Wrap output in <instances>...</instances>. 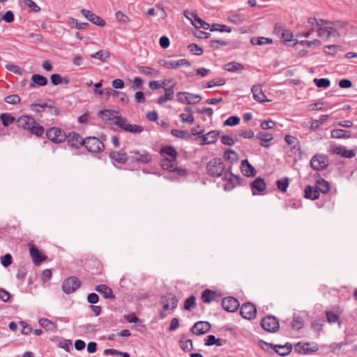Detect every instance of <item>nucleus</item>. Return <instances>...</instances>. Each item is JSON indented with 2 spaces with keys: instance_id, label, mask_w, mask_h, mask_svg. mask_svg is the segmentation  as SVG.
<instances>
[{
  "instance_id": "f257e3e1",
  "label": "nucleus",
  "mask_w": 357,
  "mask_h": 357,
  "mask_svg": "<svg viewBox=\"0 0 357 357\" xmlns=\"http://www.w3.org/2000/svg\"><path fill=\"white\" fill-rule=\"evenodd\" d=\"M225 170V165L220 158L211 159L206 165V172L211 177H220Z\"/></svg>"
},
{
  "instance_id": "338daca9",
  "label": "nucleus",
  "mask_w": 357,
  "mask_h": 357,
  "mask_svg": "<svg viewBox=\"0 0 357 357\" xmlns=\"http://www.w3.org/2000/svg\"><path fill=\"white\" fill-rule=\"evenodd\" d=\"M326 317L327 321L330 324H334L339 321V316L332 311H326Z\"/></svg>"
},
{
  "instance_id": "c9c22d12",
  "label": "nucleus",
  "mask_w": 357,
  "mask_h": 357,
  "mask_svg": "<svg viewBox=\"0 0 357 357\" xmlns=\"http://www.w3.org/2000/svg\"><path fill=\"white\" fill-rule=\"evenodd\" d=\"M51 83L54 86L59 84H68L70 83V79L68 76L62 77L60 74L54 73L50 76Z\"/></svg>"
},
{
  "instance_id": "6e6d98bb",
  "label": "nucleus",
  "mask_w": 357,
  "mask_h": 357,
  "mask_svg": "<svg viewBox=\"0 0 357 357\" xmlns=\"http://www.w3.org/2000/svg\"><path fill=\"white\" fill-rule=\"evenodd\" d=\"M125 319L128 323H135L138 326H142L144 328H146V326L142 324V321L140 319H139L135 313H131L130 314L126 315Z\"/></svg>"
},
{
  "instance_id": "f8f14e48",
  "label": "nucleus",
  "mask_w": 357,
  "mask_h": 357,
  "mask_svg": "<svg viewBox=\"0 0 357 357\" xmlns=\"http://www.w3.org/2000/svg\"><path fill=\"white\" fill-rule=\"evenodd\" d=\"M240 314L243 319L252 320L256 317L257 307L250 302L245 303L241 307Z\"/></svg>"
},
{
  "instance_id": "0e129e2a",
  "label": "nucleus",
  "mask_w": 357,
  "mask_h": 357,
  "mask_svg": "<svg viewBox=\"0 0 357 357\" xmlns=\"http://www.w3.org/2000/svg\"><path fill=\"white\" fill-rule=\"evenodd\" d=\"M13 262V257L10 254L7 253L1 257V263L4 268H8Z\"/></svg>"
},
{
  "instance_id": "a18cd8bd",
  "label": "nucleus",
  "mask_w": 357,
  "mask_h": 357,
  "mask_svg": "<svg viewBox=\"0 0 357 357\" xmlns=\"http://www.w3.org/2000/svg\"><path fill=\"white\" fill-rule=\"evenodd\" d=\"M179 344L182 350L185 352H189L193 349L192 341L190 339L185 340V335L182 336Z\"/></svg>"
},
{
  "instance_id": "864d4df0",
  "label": "nucleus",
  "mask_w": 357,
  "mask_h": 357,
  "mask_svg": "<svg viewBox=\"0 0 357 357\" xmlns=\"http://www.w3.org/2000/svg\"><path fill=\"white\" fill-rule=\"evenodd\" d=\"M137 68L140 73L146 75H153L157 76L160 73L159 70L149 66H137Z\"/></svg>"
},
{
  "instance_id": "09e8293b",
  "label": "nucleus",
  "mask_w": 357,
  "mask_h": 357,
  "mask_svg": "<svg viewBox=\"0 0 357 357\" xmlns=\"http://www.w3.org/2000/svg\"><path fill=\"white\" fill-rule=\"evenodd\" d=\"M171 134L178 138L188 140L190 139V135L186 130H181L178 129H172Z\"/></svg>"
},
{
  "instance_id": "a19ab883",
  "label": "nucleus",
  "mask_w": 357,
  "mask_h": 357,
  "mask_svg": "<svg viewBox=\"0 0 357 357\" xmlns=\"http://www.w3.org/2000/svg\"><path fill=\"white\" fill-rule=\"evenodd\" d=\"M28 131L31 135H36L37 137H40L44 134L45 128L43 126H40L35 121V123L32 124Z\"/></svg>"
},
{
  "instance_id": "7c9ffc66",
  "label": "nucleus",
  "mask_w": 357,
  "mask_h": 357,
  "mask_svg": "<svg viewBox=\"0 0 357 357\" xmlns=\"http://www.w3.org/2000/svg\"><path fill=\"white\" fill-rule=\"evenodd\" d=\"M162 168L164 170H167L170 172H174L177 175L180 176H187L188 175V172L186 169L178 167L176 166V162L172 163V165H162Z\"/></svg>"
},
{
  "instance_id": "1a4fd4ad",
  "label": "nucleus",
  "mask_w": 357,
  "mask_h": 357,
  "mask_svg": "<svg viewBox=\"0 0 357 357\" xmlns=\"http://www.w3.org/2000/svg\"><path fill=\"white\" fill-rule=\"evenodd\" d=\"M129 161L130 162H137L141 165H146L152 160V155L147 152L143 153L137 151H132L129 152Z\"/></svg>"
},
{
  "instance_id": "13d9d810",
  "label": "nucleus",
  "mask_w": 357,
  "mask_h": 357,
  "mask_svg": "<svg viewBox=\"0 0 357 357\" xmlns=\"http://www.w3.org/2000/svg\"><path fill=\"white\" fill-rule=\"evenodd\" d=\"M30 108L37 113H45L47 108V103L38 104L33 103L30 105Z\"/></svg>"
},
{
  "instance_id": "8fccbe9b",
  "label": "nucleus",
  "mask_w": 357,
  "mask_h": 357,
  "mask_svg": "<svg viewBox=\"0 0 357 357\" xmlns=\"http://www.w3.org/2000/svg\"><path fill=\"white\" fill-rule=\"evenodd\" d=\"M313 82L318 88L327 89L331 85V81L328 78H314Z\"/></svg>"
},
{
  "instance_id": "de8ad7c7",
  "label": "nucleus",
  "mask_w": 357,
  "mask_h": 357,
  "mask_svg": "<svg viewBox=\"0 0 357 357\" xmlns=\"http://www.w3.org/2000/svg\"><path fill=\"white\" fill-rule=\"evenodd\" d=\"M190 66L191 63L185 59H181L178 61H171L170 63V68L172 69H176L181 66L190 67Z\"/></svg>"
},
{
  "instance_id": "393cba45",
  "label": "nucleus",
  "mask_w": 357,
  "mask_h": 357,
  "mask_svg": "<svg viewBox=\"0 0 357 357\" xmlns=\"http://www.w3.org/2000/svg\"><path fill=\"white\" fill-rule=\"evenodd\" d=\"M241 171L243 175L246 177H254L257 173L256 169L249 162L248 159L241 161Z\"/></svg>"
},
{
  "instance_id": "423d86ee",
  "label": "nucleus",
  "mask_w": 357,
  "mask_h": 357,
  "mask_svg": "<svg viewBox=\"0 0 357 357\" xmlns=\"http://www.w3.org/2000/svg\"><path fill=\"white\" fill-rule=\"evenodd\" d=\"M45 135L47 138L54 144H60L66 139V132L57 127L48 128L46 130Z\"/></svg>"
},
{
  "instance_id": "f03ea898",
  "label": "nucleus",
  "mask_w": 357,
  "mask_h": 357,
  "mask_svg": "<svg viewBox=\"0 0 357 357\" xmlns=\"http://www.w3.org/2000/svg\"><path fill=\"white\" fill-rule=\"evenodd\" d=\"M259 346L266 351H268L269 349H273L275 352L282 356H287L290 354V342H286L284 345H280L273 344L266 342L263 340H259Z\"/></svg>"
},
{
  "instance_id": "39448f33",
  "label": "nucleus",
  "mask_w": 357,
  "mask_h": 357,
  "mask_svg": "<svg viewBox=\"0 0 357 357\" xmlns=\"http://www.w3.org/2000/svg\"><path fill=\"white\" fill-rule=\"evenodd\" d=\"M114 123L118 126L121 130L133 134H139L144 131L142 126L129 123H128V120L123 117H117L116 121H114Z\"/></svg>"
},
{
  "instance_id": "3c124183",
  "label": "nucleus",
  "mask_w": 357,
  "mask_h": 357,
  "mask_svg": "<svg viewBox=\"0 0 357 357\" xmlns=\"http://www.w3.org/2000/svg\"><path fill=\"white\" fill-rule=\"evenodd\" d=\"M210 31L230 33L231 31V29L225 24L214 23L211 25Z\"/></svg>"
},
{
  "instance_id": "603ef678",
  "label": "nucleus",
  "mask_w": 357,
  "mask_h": 357,
  "mask_svg": "<svg viewBox=\"0 0 357 357\" xmlns=\"http://www.w3.org/2000/svg\"><path fill=\"white\" fill-rule=\"evenodd\" d=\"M289 185V180L288 177H284L281 179H279L276 181V185L279 190L282 192L287 191Z\"/></svg>"
},
{
  "instance_id": "69168bd1",
  "label": "nucleus",
  "mask_w": 357,
  "mask_h": 357,
  "mask_svg": "<svg viewBox=\"0 0 357 357\" xmlns=\"http://www.w3.org/2000/svg\"><path fill=\"white\" fill-rule=\"evenodd\" d=\"M24 4L29 8L30 12L38 13L40 8L32 0H24Z\"/></svg>"
},
{
  "instance_id": "5fc2aeb1",
  "label": "nucleus",
  "mask_w": 357,
  "mask_h": 357,
  "mask_svg": "<svg viewBox=\"0 0 357 357\" xmlns=\"http://www.w3.org/2000/svg\"><path fill=\"white\" fill-rule=\"evenodd\" d=\"M225 82L226 81L224 78L218 77L208 82L205 85L203 86V88H212L213 86H222L225 84Z\"/></svg>"
},
{
  "instance_id": "e2e57ef3",
  "label": "nucleus",
  "mask_w": 357,
  "mask_h": 357,
  "mask_svg": "<svg viewBox=\"0 0 357 357\" xmlns=\"http://www.w3.org/2000/svg\"><path fill=\"white\" fill-rule=\"evenodd\" d=\"M347 342L342 341L340 342H333L330 344L328 347L331 349V352H335L340 350L344 346L347 345Z\"/></svg>"
},
{
  "instance_id": "4c0bfd02",
  "label": "nucleus",
  "mask_w": 357,
  "mask_h": 357,
  "mask_svg": "<svg viewBox=\"0 0 357 357\" xmlns=\"http://www.w3.org/2000/svg\"><path fill=\"white\" fill-rule=\"evenodd\" d=\"M225 160L229 162L231 164H234L238 162V153L231 149H227L223 155Z\"/></svg>"
},
{
  "instance_id": "cd10ccee",
  "label": "nucleus",
  "mask_w": 357,
  "mask_h": 357,
  "mask_svg": "<svg viewBox=\"0 0 357 357\" xmlns=\"http://www.w3.org/2000/svg\"><path fill=\"white\" fill-rule=\"evenodd\" d=\"M95 290L102 294L105 299L113 300L115 298L112 289L106 284H98L96 286Z\"/></svg>"
},
{
  "instance_id": "473e14b6",
  "label": "nucleus",
  "mask_w": 357,
  "mask_h": 357,
  "mask_svg": "<svg viewBox=\"0 0 357 357\" xmlns=\"http://www.w3.org/2000/svg\"><path fill=\"white\" fill-rule=\"evenodd\" d=\"M223 69L230 73H239L243 71L245 68L241 63L231 61L223 66Z\"/></svg>"
},
{
  "instance_id": "dca6fc26",
  "label": "nucleus",
  "mask_w": 357,
  "mask_h": 357,
  "mask_svg": "<svg viewBox=\"0 0 357 357\" xmlns=\"http://www.w3.org/2000/svg\"><path fill=\"white\" fill-rule=\"evenodd\" d=\"M211 328V325L208 321H197L190 328V331L196 335H202L208 333Z\"/></svg>"
},
{
  "instance_id": "7ed1b4c3",
  "label": "nucleus",
  "mask_w": 357,
  "mask_h": 357,
  "mask_svg": "<svg viewBox=\"0 0 357 357\" xmlns=\"http://www.w3.org/2000/svg\"><path fill=\"white\" fill-rule=\"evenodd\" d=\"M159 153L162 157L164 158L160 162V166L162 165H172V163L176 162V158L178 156V152L176 149L172 145H166L162 146Z\"/></svg>"
},
{
  "instance_id": "774afa93",
  "label": "nucleus",
  "mask_w": 357,
  "mask_h": 357,
  "mask_svg": "<svg viewBox=\"0 0 357 357\" xmlns=\"http://www.w3.org/2000/svg\"><path fill=\"white\" fill-rule=\"evenodd\" d=\"M206 134H207V137H208L209 141H210L209 143L211 144H213L217 142V140L218 139V137L220 135V131L211 130Z\"/></svg>"
},
{
  "instance_id": "4be33fe9",
  "label": "nucleus",
  "mask_w": 357,
  "mask_h": 357,
  "mask_svg": "<svg viewBox=\"0 0 357 357\" xmlns=\"http://www.w3.org/2000/svg\"><path fill=\"white\" fill-rule=\"evenodd\" d=\"M220 296L216 291L206 289L202 292L201 299L204 303H210L212 301H219Z\"/></svg>"
},
{
  "instance_id": "9d476101",
  "label": "nucleus",
  "mask_w": 357,
  "mask_h": 357,
  "mask_svg": "<svg viewBox=\"0 0 357 357\" xmlns=\"http://www.w3.org/2000/svg\"><path fill=\"white\" fill-rule=\"evenodd\" d=\"M81 285L79 280L75 276H71L63 282L62 289L67 294H70L75 292Z\"/></svg>"
},
{
  "instance_id": "5701e85b",
  "label": "nucleus",
  "mask_w": 357,
  "mask_h": 357,
  "mask_svg": "<svg viewBox=\"0 0 357 357\" xmlns=\"http://www.w3.org/2000/svg\"><path fill=\"white\" fill-rule=\"evenodd\" d=\"M29 252L32 258L33 263L36 266L40 265L47 259V256L43 255L35 245H31L30 246Z\"/></svg>"
},
{
  "instance_id": "bf43d9fd",
  "label": "nucleus",
  "mask_w": 357,
  "mask_h": 357,
  "mask_svg": "<svg viewBox=\"0 0 357 357\" xmlns=\"http://www.w3.org/2000/svg\"><path fill=\"white\" fill-rule=\"evenodd\" d=\"M20 97L17 94L9 95L4 98V101L10 105H17L20 102Z\"/></svg>"
},
{
  "instance_id": "a878e982",
  "label": "nucleus",
  "mask_w": 357,
  "mask_h": 357,
  "mask_svg": "<svg viewBox=\"0 0 357 357\" xmlns=\"http://www.w3.org/2000/svg\"><path fill=\"white\" fill-rule=\"evenodd\" d=\"M250 186L252 191V195H256L266 189V184L263 178L257 177L250 183Z\"/></svg>"
},
{
  "instance_id": "49530a36",
  "label": "nucleus",
  "mask_w": 357,
  "mask_h": 357,
  "mask_svg": "<svg viewBox=\"0 0 357 357\" xmlns=\"http://www.w3.org/2000/svg\"><path fill=\"white\" fill-rule=\"evenodd\" d=\"M250 42L254 45H263L265 44H271L273 40L271 38L266 37H253Z\"/></svg>"
},
{
  "instance_id": "4468645a",
  "label": "nucleus",
  "mask_w": 357,
  "mask_h": 357,
  "mask_svg": "<svg viewBox=\"0 0 357 357\" xmlns=\"http://www.w3.org/2000/svg\"><path fill=\"white\" fill-rule=\"evenodd\" d=\"M222 308L229 312H236L240 307L239 301L234 296L224 298L221 301Z\"/></svg>"
},
{
  "instance_id": "c756f323",
  "label": "nucleus",
  "mask_w": 357,
  "mask_h": 357,
  "mask_svg": "<svg viewBox=\"0 0 357 357\" xmlns=\"http://www.w3.org/2000/svg\"><path fill=\"white\" fill-rule=\"evenodd\" d=\"M48 80L47 77L40 74H33L31 78L29 88L33 89L36 86H45L47 84Z\"/></svg>"
},
{
  "instance_id": "aec40b11",
  "label": "nucleus",
  "mask_w": 357,
  "mask_h": 357,
  "mask_svg": "<svg viewBox=\"0 0 357 357\" xmlns=\"http://www.w3.org/2000/svg\"><path fill=\"white\" fill-rule=\"evenodd\" d=\"M80 13L84 16L88 20L98 26H104L106 24L105 21L100 17L98 16L95 13L86 9H82Z\"/></svg>"
},
{
  "instance_id": "37998d69",
  "label": "nucleus",
  "mask_w": 357,
  "mask_h": 357,
  "mask_svg": "<svg viewBox=\"0 0 357 357\" xmlns=\"http://www.w3.org/2000/svg\"><path fill=\"white\" fill-rule=\"evenodd\" d=\"M234 176H236V174H234L233 173H231V176H228L227 175H224L223 180L227 181V183L225 185V190L227 191H230L233 190L236 186V180L234 177Z\"/></svg>"
},
{
  "instance_id": "f3484780",
  "label": "nucleus",
  "mask_w": 357,
  "mask_h": 357,
  "mask_svg": "<svg viewBox=\"0 0 357 357\" xmlns=\"http://www.w3.org/2000/svg\"><path fill=\"white\" fill-rule=\"evenodd\" d=\"M310 342L303 343L299 342L294 345V350L299 354H307L308 353H313L318 351L319 347L317 344H314L312 347H310Z\"/></svg>"
},
{
  "instance_id": "b1692460",
  "label": "nucleus",
  "mask_w": 357,
  "mask_h": 357,
  "mask_svg": "<svg viewBox=\"0 0 357 357\" xmlns=\"http://www.w3.org/2000/svg\"><path fill=\"white\" fill-rule=\"evenodd\" d=\"M35 119L30 115H22L16 120V126L28 131L32 124L35 123Z\"/></svg>"
},
{
  "instance_id": "412c9836",
  "label": "nucleus",
  "mask_w": 357,
  "mask_h": 357,
  "mask_svg": "<svg viewBox=\"0 0 357 357\" xmlns=\"http://www.w3.org/2000/svg\"><path fill=\"white\" fill-rule=\"evenodd\" d=\"M119 112L114 109H102L98 112V116L102 119V120L108 124H114V122H111L112 120L116 121L117 117H121V116H116Z\"/></svg>"
},
{
  "instance_id": "052dcab7",
  "label": "nucleus",
  "mask_w": 357,
  "mask_h": 357,
  "mask_svg": "<svg viewBox=\"0 0 357 357\" xmlns=\"http://www.w3.org/2000/svg\"><path fill=\"white\" fill-rule=\"evenodd\" d=\"M188 49L192 53L194 54L195 55H197V56H199V55H202L203 54V49L198 46L197 44L195 43H191L190 45H188Z\"/></svg>"
},
{
  "instance_id": "6e6552de",
  "label": "nucleus",
  "mask_w": 357,
  "mask_h": 357,
  "mask_svg": "<svg viewBox=\"0 0 357 357\" xmlns=\"http://www.w3.org/2000/svg\"><path fill=\"white\" fill-rule=\"evenodd\" d=\"M328 164V156L322 154H316L310 160L311 167L317 172L326 169Z\"/></svg>"
},
{
  "instance_id": "72a5a7b5",
  "label": "nucleus",
  "mask_w": 357,
  "mask_h": 357,
  "mask_svg": "<svg viewBox=\"0 0 357 357\" xmlns=\"http://www.w3.org/2000/svg\"><path fill=\"white\" fill-rule=\"evenodd\" d=\"M304 197L306 199H311V200H316L318 199L319 197V193L318 190L317 189L316 186L312 187L310 185H307L304 190Z\"/></svg>"
},
{
  "instance_id": "0eeeda50",
  "label": "nucleus",
  "mask_w": 357,
  "mask_h": 357,
  "mask_svg": "<svg viewBox=\"0 0 357 357\" xmlns=\"http://www.w3.org/2000/svg\"><path fill=\"white\" fill-rule=\"evenodd\" d=\"M260 325L264 331L269 333H275L280 328L278 319L272 315H268L261 319Z\"/></svg>"
},
{
  "instance_id": "ea45409f",
  "label": "nucleus",
  "mask_w": 357,
  "mask_h": 357,
  "mask_svg": "<svg viewBox=\"0 0 357 357\" xmlns=\"http://www.w3.org/2000/svg\"><path fill=\"white\" fill-rule=\"evenodd\" d=\"M257 137L261 139V142L260 143V145L264 147H268V145L265 143L268 142L273 139L272 134L262 131H260L257 134Z\"/></svg>"
},
{
  "instance_id": "2eb2a0df",
  "label": "nucleus",
  "mask_w": 357,
  "mask_h": 357,
  "mask_svg": "<svg viewBox=\"0 0 357 357\" xmlns=\"http://www.w3.org/2000/svg\"><path fill=\"white\" fill-rule=\"evenodd\" d=\"M185 15L192 21L193 26L196 29H203L204 30L211 29V24L202 20L197 16V14L190 12H185Z\"/></svg>"
},
{
  "instance_id": "c03bdc74",
  "label": "nucleus",
  "mask_w": 357,
  "mask_h": 357,
  "mask_svg": "<svg viewBox=\"0 0 357 357\" xmlns=\"http://www.w3.org/2000/svg\"><path fill=\"white\" fill-rule=\"evenodd\" d=\"M196 297L194 295L190 296L187 299H185L184 302L183 307L185 310L191 311L196 308L197 303H196Z\"/></svg>"
},
{
  "instance_id": "6ab92c4d",
  "label": "nucleus",
  "mask_w": 357,
  "mask_h": 357,
  "mask_svg": "<svg viewBox=\"0 0 357 357\" xmlns=\"http://www.w3.org/2000/svg\"><path fill=\"white\" fill-rule=\"evenodd\" d=\"M69 146L72 148L78 149L83 146L84 144V139L81 138V136L75 132H70L66 134V139Z\"/></svg>"
},
{
  "instance_id": "a211bd4d",
  "label": "nucleus",
  "mask_w": 357,
  "mask_h": 357,
  "mask_svg": "<svg viewBox=\"0 0 357 357\" xmlns=\"http://www.w3.org/2000/svg\"><path fill=\"white\" fill-rule=\"evenodd\" d=\"M314 178L315 179V186L317 189L319 191V193L320 192L323 194L328 193L331 190V184L328 181L325 180L324 178H321L320 174L319 173H316L314 175Z\"/></svg>"
},
{
  "instance_id": "4d7b16f0",
  "label": "nucleus",
  "mask_w": 357,
  "mask_h": 357,
  "mask_svg": "<svg viewBox=\"0 0 357 357\" xmlns=\"http://www.w3.org/2000/svg\"><path fill=\"white\" fill-rule=\"evenodd\" d=\"M240 121L241 119L238 116H231L225 121L223 125L225 126H235L239 124Z\"/></svg>"
},
{
  "instance_id": "ddd939ff",
  "label": "nucleus",
  "mask_w": 357,
  "mask_h": 357,
  "mask_svg": "<svg viewBox=\"0 0 357 357\" xmlns=\"http://www.w3.org/2000/svg\"><path fill=\"white\" fill-rule=\"evenodd\" d=\"M274 33L281 39V42L283 44L287 45V46L290 45V33L284 24L281 23H276L274 29Z\"/></svg>"
},
{
  "instance_id": "9b49d317",
  "label": "nucleus",
  "mask_w": 357,
  "mask_h": 357,
  "mask_svg": "<svg viewBox=\"0 0 357 357\" xmlns=\"http://www.w3.org/2000/svg\"><path fill=\"white\" fill-rule=\"evenodd\" d=\"M177 101L188 105H193L198 103L202 97L198 94H192L189 92H178L176 94Z\"/></svg>"
},
{
  "instance_id": "20e7f679",
  "label": "nucleus",
  "mask_w": 357,
  "mask_h": 357,
  "mask_svg": "<svg viewBox=\"0 0 357 357\" xmlns=\"http://www.w3.org/2000/svg\"><path fill=\"white\" fill-rule=\"evenodd\" d=\"M91 153H98L103 151L105 145L100 139L96 137H87L83 145Z\"/></svg>"
},
{
  "instance_id": "2f4dec72",
  "label": "nucleus",
  "mask_w": 357,
  "mask_h": 357,
  "mask_svg": "<svg viewBox=\"0 0 357 357\" xmlns=\"http://www.w3.org/2000/svg\"><path fill=\"white\" fill-rule=\"evenodd\" d=\"M38 323L47 332L54 333L57 330V325L48 319L41 318Z\"/></svg>"
},
{
  "instance_id": "bb28decb",
  "label": "nucleus",
  "mask_w": 357,
  "mask_h": 357,
  "mask_svg": "<svg viewBox=\"0 0 357 357\" xmlns=\"http://www.w3.org/2000/svg\"><path fill=\"white\" fill-rule=\"evenodd\" d=\"M109 158L112 162H117L119 164H124L127 161H129V154L127 155L123 151H112L109 155Z\"/></svg>"
},
{
  "instance_id": "680f3d73",
  "label": "nucleus",
  "mask_w": 357,
  "mask_h": 357,
  "mask_svg": "<svg viewBox=\"0 0 357 357\" xmlns=\"http://www.w3.org/2000/svg\"><path fill=\"white\" fill-rule=\"evenodd\" d=\"M45 113L48 114L51 116H59L60 114L61 111L59 107H57L54 105H48L47 103V108H46Z\"/></svg>"
},
{
  "instance_id": "c85d7f7f",
  "label": "nucleus",
  "mask_w": 357,
  "mask_h": 357,
  "mask_svg": "<svg viewBox=\"0 0 357 357\" xmlns=\"http://www.w3.org/2000/svg\"><path fill=\"white\" fill-rule=\"evenodd\" d=\"M251 91L253 95V98L256 101L259 102H264L268 100L266 99V96H265L262 91V87L261 84H258L253 85L251 88Z\"/></svg>"
},
{
  "instance_id": "f704fd0d",
  "label": "nucleus",
  "mask_w": 357,
  "mask_h": 357,
  "mask_svg": "<svg viewBox=\"0 0 357 357\" xmlns=\"http://www.w3.org/2000/svg\"><path fill=\"white\" fill-rule=\"evenodd\" d=\"M331 137L335 139H349L351 137V132L343 129H333L331 132Z\"/></svg>"
},
{
  "instance_id": "79ce46f5",
  "label": "nucleus",
  "mask_w": 357,
  "mask_h": 357,
  "mask_svg": "<svg viewBox=\"0 0 357 357\" xmlns=\"http://www.w3.org/2000/svg\"><path fill=\"white\" fill-rule=\"evenodd\" d=\"M111 56V54L105 50H100L91 55V58L100 60L102 62H106Z\"/></svg>"
},
{
  "instance_id": "58836bf2",
  "label": "nucleus",
  "mask_w": 357,
  "mask_h": 357,
  "mask_svg": "<svg viewBox=\"0 0 357 357\" xmlns=\"http://www.w3.org/2000/svg\"><path fill=\"white\" fill-rule=\"evenodd\" d=\"M0 120L4 127H8L13 123H16L17 119L10 113H2L0 114Z\"/></svg>"
},
{
  "instance_id": "e433bc0d",
  "label": "nucleus",
  "mask_w": 357,
  "mask_h": 357,
  "mask_svg": "<svg viewBox=\"0 0 357 357\" xmlns=\"http://www.w3.org/2000/svg\"><path fill=\"white\" fill-rule=\"evenodd\" d=\"M321 42L319 40H317V39H315L314 40H301V41H298L297 39H294V35L293 33H291V47H295L298 44H300L303 46H307V47H311L312 45H316V46H319L321 45Z\"/></svg>"
}]
</instances>
